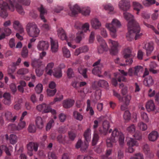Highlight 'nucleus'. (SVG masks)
Masks as SVG:
<instances>
[{
	"label": "nucleus",
	"instance_id": "34",
	"mask_svg": "<svg viewBox=\"0 0 159 159\" xmlns=\"http://www.w3.org/2000/svg\"><path fill=\"white\" fill-rule=\"evenodd\" d=\"M39 10L40 12V16L41 19L43 20L44 22H46L47 20L44 16V15L46 13V10L42 6L39 8Z\"/></svg>",
	"mask_w": 159,
	"mask_h": 159
},
{
	"label": "nucleus",
	"instance_id": "41",
	"mask_svg": "<svg viewBox=\"0 0 159 159\" xmlns=\"http://www.w3.org/2000/svg\"><path fill=\"white\" fill-rule=\"evenodd\" d=\"M157 64L154 62H151L150 64L149 71L153 74L157 73V71L154 69L157 67Z\"/></svg>",
	"mask_w": 159,
	"mask_h": 159
},
{
	"label": "nucleus",
	"instance_id": "44",
	"mask_svg": "<svg viewBox=\"0 0 159 159\" xmlns=\"http://www.w3.org/2000/svg\"><path fill=\"white\" fill-rule=\"evenodd\" d=\"M3 150H4L8 156H10L11 152L12 151L13 148L11 146L7 147L6 146L3 145Z\"/></svg>",
	"mask_w": 159,
	"mask_h": 159
},
{
	"label": "nucleus",
	"instance_id": "56",
	"mask_svg": "<svg viewBox=\"0 0 159 159\" xmlns=\"http://www.w3.org/2000/svg\"><path fill=\"white\" fill-rule=\"evenodd\" d=\"M36 128L34 124H30L28 127V130L30 133H34L36 131Z\"/></svg>",
	"mask_w": 159,
	"mask_h": 159
},
{
	"label": "nucleus",
	"instance_id": "39",
	"mask_svg": "<svg viewBox=\"0 0 159 159\" xmlns=\"http://www.w3.org/2000/svg\"><path fill=\"white\" fill-rule=\"evenodd\" d=\"M63 55L66 58H69L70 57V51L66 47H64L62 49Z\"/></svg>",
	"mask_w": 159,
	"mask_h": 159
},
{
	"label": "nucleus",
	"instance_id": "51",
	"mask_svg": "<svg viewBox=\"0 0 159 159\" xmlns=\"http://www.w3.org/2000/svg\"><path fill=\"white\" fill-rule=\"evenodd\" d=\"M134 75L135 76H138V73L140 71H142L143 70L142 66H137L134 67Z\"/></svg>",
	"mask_w": 159,
	"mask_h": 159
},
{
	"label": "nucleus",
	"instance_id": "35",
	"mask_svg": "<svg viewBox=\"0 0 159 159\" xmlns=\"http://www.w3.org/2000/svg\"><path fill=\"white\" fill-rule=\"evenodd\" d=\"M109 128V122L107 121H104L103 123V130H101L102 133L105 134Z\"/></svg>",
	"mask_w": 159,
	"mask_h": 159
},
{
	"label": "nucleus",
	"instance_id": "12",
	"mask_svg": "<svg viewBox=\"0 0 159 159\" xmlns=\"http://www.w3.org/2000/svg\"><path fill=\"white\" fill-rule=\"evenodd\" d=\"M36 109L43 113H49L50 106L45 103H43L38 105L36 107Z\"/></svg>",
	"mask_w": 159,
	"mask_h": 159
},
{
	"label": "nucleus",
	"instance_id": "61",
	"mask_svg": "<svg viewBox=\"0 0 159 159\" xmlns=\"http://www.w3.org/2000/svg\"><path fill=\"white\" fill-rule=\"evenodd\" d=\"M43 86L41 84H38L35 87V90L36 92L38 93H40L42 91Z\"/></svg>",
	"mask_w": 159,
	"mask_h": 159
},
{
	"label": "nucleus",
	"instance_id": "30",
	"mask_svg": "<svg viewBox=\"0 0 159 159\" xmlns=\"http://www.w3.org/2000/svg\"><path fill=\"white\" fill-rule=\"evenodd\" d=\"M127 144L128 146H137L138 144L136 141L130 137H127L126 139Z\"/></svg>",
	"mask_w": 159,
	"mask_h": 159
},
{
	"label": "nucleus",
	"instance_id": "20",
	"mask_svg": "<svg viewBox=\"0 0 159 159\" xmlns=\"http://www.w3.org/2000/svg\"><path fill=\"white\" fill-rule=\"evenodd\" d=\"M159 134L158 132L153 131L149 134L148 136V138L149 141L154 142L157 140Z\"/></svg>",
	"mask_w": 159,
	"mask_h": 159
},
{
	"label": "nucleus",
	"instance_id": "63",
	"mask_svg": "<svg viewBox=\"0 0 159 159\" xmlns=\"http://www.w3.org/2000/svg\"><path fill=\"white\" fill-rule=\"evenodd\" d=\"M98 139V135L97 134H94L92 139V143L93 145H95L97 144Z\"/></svg>",
	"mask_w": 159,
	"mask_h": 159
},
{
	"label": "nucleus",
	"instance_id": "22",
	"mask_svg": "<svg viewBox=\"0 0 159 159\" xmlns=\"http://www.w3.org/2000/svg\"><path fill=\"white\" fill-rule=\"evenodd\" d=\"M74 102V101L72 99H67L63 101V106L65 108H69L73 106Z\"/></svg>",
	"mask_w": 159,
	"mask_h": 159
},
{
	"label": "nucleus",
	"instance_id": "29",
	"mask_svg": "<svg viewBox=\"0 0 159 159\" xmlns=\"http://www.w3.org/2000/svg\"><path fill=\"white\" fill-rule=\"evenodd\" d=\"M42 61L39 59H33L31 60V65L33 67L39 68L42 65Z\"/></svg>",
	"mask_w": 159,
	"mask_h": 159
},
{
	"label": "nucleus",
	"instance_id": "25",
	"mask_svg": "<svg viewBox=\"0 0 159 159\" xmlns=\"http://www.w3.org/2000/svg\"><path fill=\"white\" fill-rule=\"evenodd\" d=\"M3 97L4 98L3 100L4 104L7 106L10 105L11 103L10 94L7 93H5L3 95Z\"/></svg>",
	"mask_w": 159,
	"mask_h": 159
},
{
	"label": "nucleus",
	"instance_id": "55",
	"mask_svg": "<svg viewBox=\"0 0 159 159\" xmlns=\"http://www.w3.org/2000/svg\"><path fill=\"white\" fill-rule=\"evenodd\" d=\"M77 34V35L75 39V41L77 43H79L82 39V37L83 35V32L78 31Z\"/></svg>",
	"mask_w": 159,
	"mask_h": 159
},
{
	"label": "nucleus",
	"instance_id": "45",
	"mask_svg": "<svg viewBox=\"0 0 159 159\" xmlns=\"http://www.w3.org/2000/svg\"><path fill=\"white\" fill-rule=\"evenodd\" d=\"M29 72L28 69L26 68H22L18 70L17 73L19 75H24L27 74Z\"/></svg>",
	"mask_w": 159,
	"mask_h": 159
},
{
	"label": "nucleus",
	"instance_id": "59",
	"mask_svg": "<svg viewBox=\"0 0 159 159\" xmlns=\"http://www.w3.org/2000/svg\"><path fill=\"white\" fill-rule=\"evenodd\" d=\"M28 51L27 47H23L21 53L22 56L24 58H26L28 57Z\"/></svg>",
	"mask_w": 159,
	"mask_h": 159
},
{
	"label": "nucleus",
	"instance_id": "49",
	"mask_svg": "<svg viewBox=\"0 0 159 159\" xmlns=\"http://www.w3.org/2000/svg\"><path fill=\"white\" fill-rule=\"evenodd\" d=\"M25 122L24 121H23V120H20V122L18 123L17 127V129L18 130H21L25 128Z\"/></svg>",
	"mask_w": 159,
	"mask_h": 159
},
{
	"label": "nucleus",
	"instance_id": "18",
	"mask_svg": "<svg viewBox=\"0 0 159 159\" xmlns=\"http://www.w3.org/2000/svg\"><path fill=\"white\" fill-rule=\"evenodd\" d=\"M88 145L87 142L83 143L81 140H79L76 145V147L77 148H80L81 151L83 152L87 148Z\"/></svg>",
	"mask_w": 159,
	"mask_h": 159
},
{
	"label": "nucleus",
	"instance_id": "47",
	"mask_svg": "<svg viewBox=\"0 0 159 159\" xmlns=\"http://www.w3.org/2000/svg\"><path fill=\"white\" fill-rule=\"evenodd\" d=\"M142 3L144 6L148 7L155 3V0H144L142 1Z\"/></svg>",
	"mask_w": 159,
	"mask_h": 159
},
{
	"label": "nucleus",
	"instance_id": "7",
	"mask_svg": "<svg viewBox=\"0 0 159 159\" xmlns=\"http://www.w3.org/2000/svg\"><path fill=\"white\" fill-rule=\"evenodd\" d=\"M8 4V8L11 11H14V6H15L17 11L21 15H24V14L25 12L22 6L16 3L14 0H9Z\"/></svg>",
	"mask_w": 159,
	"mask_h": 159
},
{
	"label": "nucleus",
	"instance_id": "1",
	"mask_svg": "<svg viewBox=\"0 0 159 159\" xmlns=\"http://www.w3.org/2000/svg\"><path fill=\"white\" fill-rule=\"evenodd\" d=\"M118 140L120 146H122L125 144V136L121 132L115 129L112 131L110 138L106 140V144L107 147L111 148L113 146V143H115Z\"/></svg>",
	"mask_w": 159,
	"mask_h": 159
},
{
	"label": "nucleus",
	"instance_id": "54",
	"mask_svg": "<svg viewBox=\"0 0 159 159\" xmlns=\"http://www.w3.org/2000/svg\"><path fill=\"white\" fill-rule=\"evenodd\" d=\"M73 115L75 118L77 120L81 121L83 119V116L76 111H74Z\"/></svg>",
	"mask_w": 159,
	"mask_h": 159
},
{
	"label": "nucleus",
	"instance_id": "43",
	"mask_svg": "<svg viewBox=\"0 0 159 159\" xmlns=\"http://www.w3.org/2000/svg\"><path fill=\"white\" fill-rule=\"evenodd\" d=\"M87 70V69L84 68L82 67H80L78 69L79 72L85 78H87V76L86 75Z\"/></svg>",
	"mask_w": 159,
	"mask_h": 159
},
{
	"label": "nucleus",
	"instance_id": "42",
	"mask_svg": "<svg viewBox=\"0 0 159 159\" xmlns=\"http://www.w3.org/2000/svg\"><path fill=\"white\" fill-rule=\"evenodd\" d=\"M9 140L11 144H14L17 142V137L15 134H11L10 135Z\"/></svg>",
	"mask_w": 159,
	"mask_h": 159
},
{
	"label": "nucleus",
	"instance_id": "27",
	"mask_svg": "<svg viewBox=\"0 0 159 159\" xmlns=\"http://www.w3.org/2000/svg\"><path fill=\"white\" fill-rule=\"evenodd\" d=\"M57 34L59 38L62 40H66L67 41H68L67 39L66 35L64 30L62 28L59 29L57 31Z\"/></svg>",
	"mask_w": 159,
	"mask_h": 159
},
{
	"label": "nucleus",
	"instance_id": "46",
	"mask_svg": "<svg viewBox=\"0 0 159 159\" xmlns=\"http://www.w3.org/2000/svg\"><path fill=\"white\" fill-rule=\"evenodd\" d=\"M108 43L110 45L111 48H118L119 47V43L116 41L110 39L109 40Z\"/></svg>",
	"mask_w": 159,
	"mask_h": 159
},
{
	"label": "nucleus",
	"instance_id": "53",
	"mask_svg": "<svg viewBox=\"0 0 159 159\" xmlns=\"http://www.w3.org/2000/svg\"><path fill=\"white\" fill-rule=\"evenodd\" d=\"M119 87L121 89V93L123 95H125L127 93V88L122 83L119 84Z\"/></svg>",
	"mask_w": 159,
	"mask_h": 159
},
{
	"label": "nucleus",
	"instance_id": "60",
	"mask_svg": "<svg viewBox=\"0 0 159 159\" xmlns=\"http://www.w3.org/2000/svg\"><path fill=\"white\" fill-rule=\"evenodd\" d=\"M103 119V117L101 116L97 119V120H95L94 121V125H93V128L94 129H96L97 128L98 126V123H100Z\"/></svg>",
	"mask_w": 159,
	"mask_h": 159
},
{
	"label": "nucleus",
	"instance_id": "23",
	"mask_svg": "<svg viewBox=\"0 0 159 159\" xmlns=\"http://www.w3.org/2000/svg\"><path fill=\"white\" fill-rule=\"evenodd\" d=\"M146 108L148 111H153L155 108L153 101L152 100L148 101L146 105Z\"/></svg>",
	"mask_w": 159,
	"mask_h": 159
},
{
	"label": "nucleus",
	"instance_id": "8",
	"mask_svg": "<svg viewBox=\"0 0 159 159\" xmlns=\"http://www.w3.org/2000/svg\"><path fill=\"white\" fill-rule=\"evenodd\" d=\"M97 39L100 44L98 48V52L99 53H102L104 51H107L108 47L104 40L100 36H97Z\"/></svg>",
	"mask_w": 159,
	"mask_h": 159
},
{
	"label": "nucleus",
	"instance_id": "5",
	"mask_svg": "<svg viewBox=\"0 0 159 159\" xmlns=\"http://www.w3.org/2000/svg\"><path fill=\"white\" fill-rule=\"evenodd\" d=\"M69 7L71 11L72 15H75L80 12L84 16H89L91 11L90 8L89 7H84L81 10L80 7L77 4L75 5L72 7L69 5Z\"/></svg>",
	"mask_w": 159,
	"mask_h": 159
},
{
	"label": "nucleus",
	"instance_id": "14",
	"mask_svg": "<svg viewBox=\"0 0 159 159\" xmlns=\"http://www.w3.org/2000/svg\"><path fill=\"white\" fill-rule=\"evenodd\" d=\"M49 44L48 42L44 41H39L37 45V48L39 50H45L48 49Z\"/></svg>",
	"mask_w": 159,
	"mask_h": 159
},
{
	"label": "nucleus",
	"instance_id": "19",
	"mask_svg": "<svg viewBox=\"0 0 159 159\" xmlns=\"http://www.w3.org/2000/svg\"><path fill=\"white\" fill-rule=\"evenodd\" d=\"M143 48L146 50L147 55L149 56L154 49L153 44L152 43H148L145 45Z\"/></svg>",
	"mask_w": 159,
	"mask_h": 159
},
{
	"label": "nucleus",
	"instance_id": "50",
	"mask_svg": "<svg viewBox=\"0 0 159 159\" xmlns=\"http://www.w3.org/2000/svg\"><path fill=\"white\" fill-rule=\"evenodd\" d=\"M133 5L134 7V10L138 11L137 13V14H138L139 11L142 8V5L139 2H133Z\"/></svg>",
	"mask_w": 159,
	"mask_h": 159
},
{
	"label": "nucleus",
	"instance_id": "15",
	"mask_svg": "<svg viewBox=\"0 0 159 159\" xmlns=\"http://www.w3.org/2000/svg\"><path fill=\"white\" fill-rule=\"evenodd\" d=\"M51 51L53 53L57 52L58 49V44L57 40L50 38Z\"/></svg>",
	"mask_w": 159,
	"mask_h": 159
},
{
	"label": "nucleus",
	"instance_id": "6",
	"mask_svg": "<svg viewBox=\"0 0 159 159\" xmlns=\"http://www.w3.org/2000/svg\"><path fill=\"white\" fill-rule=\"evenodd\" d=\"M124 18L128 21V31H131L132 28L134 26L139 24L134 19L133 15L127 12L123 14Z\"/></svg>",
	"mask_w": 159,
	"mask_h": 159
},
{
	"label": "nucleus",
	"instance_id": "31",
	"mask_svg": "<svg viewBox=\"0 0 159 159\" xmlns=\"http://www.w3.org/2000/svg\"><path fill=\"white\" fill-rule=\"evenodd\" d=\"M131 99V96L130 94H128L126 96L122 98V100L120 101V102H122L126 105H129L130 100Z\"/></svg>",
	"mask_w": 159,
	"mask_h": 159
},
{
	"label": "nucleus",
	"instance_id": "24",
	"mask_svg": "<svg viewBox=\"0 0 159 159\" xmlns=\"http://www.w3.org/2000/svg\"><path fill=\"white\" fill-rule=\"evenodd\" d=\"M54 64L53 62H50L47 64L45 68L46 73L50 75H52L53 73L52 69L53 68Z\"/></svg>",
	"mask_w": 159,
	"mask_h": 159
},
{
	"label": "nucleus",
	"instance_id": "17",
	"mask_svg": "<svg viewBox=\"0 0 159 159\" xmlns=\"http://www.w3.org/2000/svg\"><path fill=\"white\" fill-rule=\"evenodd\" d=\"M143 82L144 85L145 86L149 87L153 85L154 81L152 76H148L145 78Z\"/></svg>",
	"mask_w": 159,
	"mask_h": 159
},
{
	"label": "nucleus",
	"instance_id": "64",
	"mask_svg": "<svg viewBox=\"0 0 159 159\" xmlns=\"http://www.w3.org/2000/svg\"><path fill=\"white\" fill-rule=\"evenodd\" d=\"M141 117L142 119L145 122H149V119L147 114L146 113L144 112L141 113Z\"/></svg>",
	"mask_w": 159,
	"mask_h": 159
},
{
	"label": "nucleus",
	"instance_id": "2",
	"mask_svg": "<svg viewBox=\"0 0 159 159\" xmlns=\"http://www.w3.org/2000/svg\"><path fill=\"white\" fill-rule=\"evenodd\" d=\"M121 26L120 22L117 19H113L111 23H106L105 27L110 31V34L113 38L117 36V28Z\"/></svg>",
	"mask_w": 159,
	"mask_h": 159
},
{
	"label": "nucleus",
	"instance_id": "40",
	"mask_svg": "<svg viewBox=\"0 0 159 159\" xmlns=\"http://www.w3.org/2000/svg\"><path fill=\"white\" fill-rule=\"evenodd\" d=\"M98 85L101 87L106 89H107L109 86L107 82L103 80H99L98 82Z\"/></svg>",
	"mask_w": 159,
	"mask_h": 159
},
{
	"label": "nucleus",
	"instance_id": "36",
	"mask_svg": "<svg viewBox=\"0 0 159 159\" xmlns=\"http://www.w3.org/2000/svg\"><path fill=\"white\" fill-rule=\"evenodd\" d=\"M54 72H53L52 74L53 76L57 78L61 77L62 76V71L61 70H58L57 68L54 69Z\"/></svg>",
	"mask_w": 159,
	"mask_h": 159
},
{
	"label": "nucleus",
	"instance_id": "62",
	"mask_svg": "<svg viewBox=\"0 0 159 159\" xmlns=\"http://www.w3.org/2000/svg\"><path fill=\"white\" fill-rule=\"evenodd\" d=\"M47 94L48 96L50 97L53 96L56 93L57 90L56 89L53 90H51L48 89L47 90Z\"/></svg>",
	"mask_w": 159,
	"mask_h": 159
},
{
	"label": "nucleus",
	"instance_id": "21",
	"mask_svg": "<svg viewBox=\"0 0 159 159\" xmlns=\"http://www.w3.org/2000/svg\"><path fill=\"white\" fill-rule=\"evenodd\" d=\"M92 27L94 29H98L101 26V24L99 20L97 18H93L90 21Z\"/></svg>",
	"mask_w": 159,
	"mask_h": 159
},
{
	"label": "nucleus",
	"instance_id": "26",
	"mask_svg": "<svg viewBox=\"0 0 159 159\" xmlns=\"http://www.w3.org/2000/svg\"><path fill=\"white\" fill-rule=\"evenodd\" d=\"M143 150L145 154L149 157L153 156V152L150 151L149 146L147 144H144L143 147Z\"/></svg>",
	"mask_w": 159,
	"mask_h": 159
},
{
	"label": "nucleus",
	"instance_id": "16",
	"mask_svg": "<svg viewBox=\"0 0 159 159\" xmlns=\"http://www.w3.org/2000/svg\"><path fill=\"white\" fill-rule=\"evenodd\" d=\"M135 53L132 52L129 48L125 49L123 53V57L125 59L134 57L135 56Z\"/></svg>",
	"mask_w": 159,
	"mask_h": 159
},
{
	"label": "nucleus",
	"instance_id": "3",
	"mask_svg": "<svg viewBox=\"0 0 159 159\" xmlns=\"http://www.w3.org/2000/svg\"><path fill=\"white\" fill-rule=\"evenodd\" d=\"M140 28L138 24L134 26L132 28L131 31H128V32L126 34L127 39L131 41L134 37L135 40H137L141 37L143 34L142 33H140Z\"/></svg>",
	"mask_w": 159,
	"mask_h": 159
},
{
	"label": "nucleus",
	"instance_id": "10",
	"mask_svg": "<svg viewBox=\"0 0 159 159\" xmlns=\"http://www.w3.org/2000/svg\"><path fill=\"white\" fill-rule=\"evenodd\" d=\"M3 116L6 121L11 122H14L17 117L16 115H14L11 111L8 110L4 111Z\"/></svg>",
	"mask_w": 159,
	"mask_h": 159
},
{
	"label": "nucleus",
	"instance_id": "28",
	"mask_svg": "<svg viewBox=\"0 0 159 159\" xmlns=\"http://www.w3.org/2000/svg\"><path fill=\"white\" fill-rule=\"evenodd\" d=\"M9 5L8 6L7 3H5L3 8V9H1L0 10V16L2 17L5 18L8 16V13L6 12V9L8 8Z\"/></svg>",
	"mask_w": 159,
	"mask_h": 159
},
{
	"label": "nucleus",
	"instance_id": "48",
	"mask_svg": "<svg viewBox=\"0 0 159 159\" xmlns=\"http://www.w3.org/2000/svg\"><path fill=\"white\" fill-rule=\"evenodd\" d=\"M127 131L130 133H133L136 130V127L134 124H132L129 125L126 129Z\"/></svg>",
	"mask_w": 159,
	"mask_h": 159
},
{
	"label": "nucleus",
	"instance_id": "4",
	"mask_svg": "<svg viewBox=\"0 0 159 159\" xmlns=\"http://www.w3.org/2000/svg\"><path fill=\"white\" fill-rule=\"evenodd\" d=\"M26 29L27 33L30 37H36L39 34L40 30L37 25L34 23H28Z\"/></svg>",
	"mask_w": 159,
	"mask_h": 159
},
{
	"label": "nucleus",
	"instance_id": "33",
	"mask_svg": "<svg viewBox=\"0 0 159 159\" xmlns=\"http://www.w3.org/2000/svg\"><path fill=\"white\" fill-rule=\"evenodd\" d=\"M84 136L87 142L90 141L91 138V129H87L84 133Z\"/></svg>",
	"mask_w": 159,
	"mask_h": 159
},
{
	"label": "nucleus",
	"instance_id": "38",
	"mask_svg": "<svg viewBox=\"0 0 159 159\" xmlns=\"http://www.w3.org/2000/svg\"><path fill=\"white\" fill-rule=\"evenodd\" d=\"M138 128L141 130L144 131L146 130L148 128L147 125L143 122H141L138 124Z\"/></svg>",
	"mask_w": 159,
	"mask_h": 159
},
{
	"label": "nucleus",
	"instance_id": "37",
	"mask_svg": "<svg viewBox=\"0 0 159 159\" xmlns=\"http://www.w3.org/2000/svg\"><path fill=\"white\" fill-rule=\"evenodd\" d=\"M102 68H98L97 67H94L92 70V73L94 75H97L99 77H102L103 76L100 75V74L101 73V69Z\"/></svg>",
	"mask_w": 159,
	"mask_h": 159
},
{
	"label": "nucleus",
	"instance_id": "52",
	"mask_svg": "<svg viewBox=\"0 0 159 159\" xmlns=\"http://www.w3.org/2000/svg\"><path fill=\"white\" fill-rule=\"evenodd\" d=\"M143 23L148 28H150L156 34H159V32L155 28L153 25L147 23L145 21H144Z\"/></svg>",
	"mask_w": 159,
	"mask_h": 159
},
{
	"label": "nucleus",
	"instance_id": "9",
	"mask_svg": "<svg viewBox=\"0 0 159 159\" xmlns=\"http://www.w3.org/2000/svg\"><path fill=\"white\" fill-rule=\"evenodd\" d=\"M26 147L28 150V154L30 156H31L33 155V151L35 152L37 151L39 145L36 142H30L27 144Z\"/></svg>",
	"mask_w": 159,
	"mask_h": 159
},
{
	"label": "nucleus",
	"instance_id": "32",
	"mask_svg": "<svg viewBox=\"0 0 159 159\" xmlns=\"http://www.w3.org/2000/svg\"><path fill=\"white\" fill-rule=\"evenodd\" d=\"M67 137L66 136H62L61 135H59L57 137V141L60 143H69V141L67 140Z\"/></svg>",
	"mask_w": 159,
	"mask_h": 159
},
{
	"label": "nucleus",
	"instance_id": "58",
	"mask_svg": "<svg viewBox=\"0 0 159 159\" xmlns=\"http://www.w3.org/2000/svg\"><path fill=\"white\" fill-rule=\"evenodd\" d=\"M103 7L105 10L109 11H113L114 9L113 6L110 3L104 5Z\"/></svg>",
	"mask_w": 159,
	"mask_h": 159
},
{
	"label": "nucleus",
	"instance_id": "11",
	"mask_svg": "<svg viewBox=\"0 0 159 159\" xmlns=\"http://www.w3.org/2000/svg\"><path fill=\"white\" fill-rule=\"evenodd\" d=\"M118 6L123 11H127L130 7V1L129 0H121L119 2Z\"/></svg>",
	"mask_w": 159,
	"mask_h": 159
},
{
	"label": "nucleus",
	"instance_id": "13",
	"mask_svg": "<svg viewBox=\"0 0 159 159\" xmlns=\"http://www.w3.org/2000/svg\"><path fill=\"white\" fill-rule=\"evenodd\" d=\"M45 121L40 116H38L35 118V124L37 128L39 129H43Z\"/></svg>",
	"mask_w": 159,
	"mask_h": 159
},
{
	"label": "nucleus",
	"instance_id": "57",
	"mask_svg": "<svg viewBox=\"0 0 159 159\" xmlns=\"http://www.w3.org/2000/svg\"><path fill=\"white\" fill-rule=\"evenodd\" d=\"M89 25L88 23H86L82 25L81 28L82 30H80V31H83V33L84 32H86L87 31L89 30Z\"/></svg>",
	"mask_w": 159,
	"mask_h": 159
}]
</instances>
